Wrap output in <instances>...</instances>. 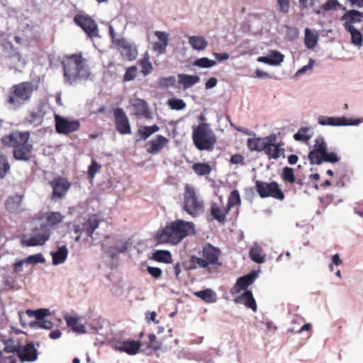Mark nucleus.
Returning a JSON list of instances; mask_svg holds the SVG:
<instances>
[{"instance_id":"1","label":"nucleus","mask_w":363,"mask_h":363,"mask_svg":"<svg viewBox=\"0 0 363 363\" xmlns=\"http://www.w3.org/2000/svg\"><path fill=\"white\" fill-rule=\"evenodd\" d=\"M30 136L28 131H13L3 136L1 142L4 147L13 148V157L16 160L28 162L31 158L33 149L29 141Z\"/></svg>"},{"instance_id":"2","label":"nucleus","mask_w":363,"mask_h":363,"mask_svg":"<svg viewBox=\"0 0 363 363\" xmlns=\"http://www.w3.org/2000/svg\"><path fill=\"white\" fill-rule=\"evenodd\" d=\"M62 65L65 80L69 84L89 77L90 72L86 65V60L83 57L81 52L65 55Z\"/></svg>"},{"instance_id":"3","label":"nucleus","mask_w":363,"mask_h":363,"mask_svg":"<svg viewBox=\"0 0 363 363\" xmlns=\"http://www.w3.org/2000/svg\"><path fill=\"white\" fill-rule=\"evenodd\" d=\"M195 233V225L192 222L177 219L162 230L158 235V240L177 245L184 238Z\"/></svg>"},{"instance_id":"4","label":"nucleus","mask_w":363,"mask_h":363,"mask_svg":"<svg viewBox=\"0 0 363 363\" xmlns=\"http://www.w3.org/2000/svg\"><path fill=\"white\" fill-rule=\"evenodd\" d=\"M192 140L197 150L212 151L217 143V137L209 124L201 123L193 128Z\"/></svg>"},{"instance_id":"5","label":"nucleus","mask_w":363,"mask_h":363,"mask_svg":"<svg viewBox=\"0 0 363 363\" xmlns=\"http://www.w3.org/2000/svg\"><path fill=\"white\" fill-rule=\"evenodd\" d=\"M38 86L31 82H23L13 85L9 90L6 102L14 108H19L29 101Z\"/></svg>"},{"instance_id":"6","label":"nucleus","mask_w":363,"mask_h":363,"mask_svg":"<svg viewBox=\"0 0 363 363\" xmlns=\"http://www.w3.org/2000/svg\"><path fill=\"white\" fill-rule=\"evenodd\" d=\"M183 210L193 218L203 214L205 211L204 201L191 184L184 186Z\"/></svg>"},{"instance_id":"7","label":"nucleus","mask_w":363,"mask_h":363,"mask_svg":"<svg viewBox=\"0 0 363 363\" xmlns=\"http://www.w3.org/2000/svg\"><path fill=\"white\" fill-rule=\"evenodd\" d=\"M220 250L210 243L206 244L202 250V257H198L192 255L190 257L189 269H194L196 268V264L201 268H207L210 265H218L222 264L219 262Z\"/></svg>"},{"instance_id":"8","label":"nucleus","mask_w":363,"mask_h":363,"mask_svg":"<svg viewBox=\"0 0 363 363\" xmlns=\"http://www.w3.org/2000/svg\"><path fill=\"white\" fill-rule=\"evenodd\" d=\"M255 186L261 198L271 197L278 201H284L285 199L284 193L277 182H266L257 180Z\"/></svg>"},{"instance_id":"9","label":"nucleus","mask_w":363,"mask_h":363,"mask_svg":"<svg viewBox=\"0 0 363 363\" xmlns=\"http://www.w3.org/2000/svg\"><path fill=\"white\" fill-rule=\"evenodd\" d=\"M74 23L81 28L89 38L99 37V30L96 21L87 14H77L74 17Z\"/></svg>"},{"instance_id":"10","label":"nucleus","mask_w":363,"mask_h":363,"mask_svg":"<svg viewBox=\"0 0 363 363\" xmlns=\"http://www.w3.org/2000/svg\"><path fill=\"white\" fill-rule=\"evenodd\" d=\"M100 222L101 220L98 218L96 215H91L82 226L75 225L74 227V232L77 234L75 238V241L79 242L82 235H85L86 238H91L94 230L99 227Z\"/></svg>"},{"instance_id":"11","label":"nucleus","mask_w":363,"mask_h":363,"mask_svg":"<svg viewBox=\"0 0 363 363\" xmlns=\"http://www.w3.org/2000/svg\"><path fill=\"white\" fill-rule=\"evenodd\" d=\"M114 46L124 59L128 61H133L136 59L138 52L137 47L133 43L128 41L124 38H121V39L116 40Z\"/></svg>"},{"instance_id":"12","label":"nucleus","mask_w":363,"mask_h":363,"mask_svg":"<svg viewBox=\"0 0 363 363\" xmlns=\"http://www.w3.org/2000/svg\"><path fill=\"white\" fill-rule=\"evenodd\" d=\"M115 126L121 135H130L132 133L129 119L121 108H116L113 111Z\"/></svg>"},{"instance_id":"13","label":"nucleus","mask_w":363,"mask_h":363,"mask_svg":"<svg viewBox=\"0 0 363 363\" xmlns=\"http://www.w3.org/2000/svg\"><path fill=\"white\" fill-rule=\"evenodd\" d=\"M55 130L60 134L67 135L78 130L80 128L79 121H69L59 115L55 116Z\"/></svg>"},{"instance_id":"14","label":"nucleus","mask_w":363,"mask_h":363,"mask_svg":"<svg viewBox=\"0 0 363 363\" xmlns=\"http://www.w3.org/2000/svg\"><path fill=\"white\" fill-rule=\"evenodd\" d=\"M230 210L226 205H224L222 197H220L218 202H212L210 207V216L211 220H216L219 223L224 224L227 220V215Z\"/></svg>"},{"instance_id":"15","label":"nucleus","mask_w":363,"mask_h":363,"mask_svg":"<svg viewBox=\"0 0 363 363\" xmlns=\"http://www.w3.org/2000/svg\"><path fill=\"white\" fill-rule=\"evenodd\" d=\"M111 344L113 348L116 350L125 352L130 355L136 354L141 347V342L139 340H128L121 341L115 340L112 341Z\"/></svg>"},{"instance_id":"16","label":"nucleus","mask_w":363,"mask_h":363,"mask_svg":"<svg viewBox=\"0 0 363 363\" xmlns=\"http://www.w3.org/2000/svg\"><path fill=\"white\" fill-rule=\"evenodd\" d=\"M52 188V199L63 198L71 186V183L65 178L58 176L50 182Z\"/></svg>"},{"instance_id":"17","label":"nucleus","mask_w":363,"mask_h":363,"mask_svg":"<svg viewBox=\"0 0 363 363\" xmlns=\"http://www.w3.org/2000/svg\"><path fill=\"white\" fill-rule=\"evenodd\" d=\"M345 30L355 28L354 24L363 22V12L352 9L347 11L340 18Z\"/></svg>"},{"instance_id":"18","label":"nucleus","mask_w":363,"mask_h":363,"mask_svg":"<svg viewBox=\"0 0 363 363\" xmlns=\"http://www.w3.org/2000/svg\"><path fill=\"white\" fill-rule=\"evenodd\" d=\"M50 237V229L45 225H40V232L35 233L33 236H31L28 239L24 240L23 242L25 245L28 247L43 245Z\"/></svg>"},{"instance_id":"19","label":"nucleus","mask_w":363,"mask_h":363,"mask_svg":"<svg viewBox=\"0 0 363 363\" xmlns=\"http://www.w3.org/2000/svg\"><path fill=\"white\" fill-rule=\"evenodd\" d=\"M327 150V145L323 138L315 140L314 149L308 154V160L311 164H320V157Z\"/></svg>"},{"instance_id":"20","label":"nucleus","mask_w":363,"mask_h":363,"mask_svg":"<svg viewBox=\"0 0 363 363\" xmlns=\"http://www.w3.org/2000/svg\"><path fill=\"white\" fill-rule=\"evenodd\" d=\"M359 123V121H353L347 119L345 117H329V116H320L318 118V123L322 125H332V126H341V125H357Z\"/></svg>"},{"instance_id":"21","label":"nucleus","mask_w":363,"mask_h":363,"mask_svg":"<svg viewBox=\"0 0 363 363\" xmlns=\"http://www.w3.org/2000/svg\"><path fill=\"white\" fill-rule=\"evenodd\" d=\"M131 106L133 108L134 115L137 118H145L146 119H151L152 118L148 108V104L145 100L134 99L131 102Z\"/></svg>"},{"instance_id":"22","label":"nucleus","mask_w":363,"mask_h":363,"mask_svg":"<svg viewBox=\"0 0 363 363\" xmlns=\"http://www.w3.org/2000/svg\"><path fill=\"white\" fill-rule=\"evenodd\" d=\"M257 277V272L253 270L247 275L238 278L233 288L232 293L238 294L241 291L246 289L255 281Z\"/></svg>"},{"instance_id":"23","label":"nucleus","mask_w":363,"mask_h":363,"mask_svg":"<svg viewBox=\"0 0 363 363\" xmlns=\"http://www.w3.org/2000/svg\"><path fill=\"white\" fill-rule=\"evenodd\" d=\"M169 143V140L161 135L152 140H150L147 144V152L152 155H155L160 152L165 146Z\"/></svg>"},{"instance_id":"24","label":"nucleus","mask_w":363,"mask_h":363,"mask_svg":"<svg viewBox=\"0 0 363 363\" xmlns=\"http://www.w3.org/2000/svg\"><path fill=\"white\" fill-rule=\"evenodd\" d=\"M18 357L21 362H33L37 359L38 352L33 344H27L21 346L18 351Z\"/></svg>"},{"instance_id":"25","label":"nucleus","mask_w":363,"mask_h":363,"mask_svg":"<svg viewBox=\"0 0 363 363\" xmlns=\"http://www.w3.org/2000/svg\"><path fill=\"white\" fill-rule=\"evenodd\" d=\"M235 302H242L247 308H251L254 312L257 311V303L251 291H245L242 294L236 298Z\"/></svg>"},{"instance_id":"26","label":"nucleus","mask_w":363,"mask_h":363,"mask_svg":"<svg viewBox=\"0 0 363 363\" xmlns=\"http://www.w3.org/2000/svg\"><path fill=\"white\" fill-rule=\"evenodd\" d=\"M23 196L15 195L7 199L6 203V209L12 213H18L22 211Z\"/></svg>"},{"instance_id":"27","label":"nucleus","mask_w":363,"mask_h":363,"mask_svg":"<svg viewBox=\"0 0 363 363\" xmlns=\"http://www.w3.org/2000/svg\"><path fill=\"white\" fill-rule=\"evenodd\" d=\"M281 146V144L267 143L266 146L264 147H265L264 152L269 159L277 160L284 152V149Z\"/></svg>"},{"instance_id":"28","label":"nucleus","mask_w":363,"mask_h":363,"mask_svg":"<svg viewBox=\"0 0 363 363\" xmlns=\"http://www.w3.org/2000/svg\"><path fill=\"white\" fill-rule=\"evenodd\" d=\"M65 320H66L67 326L74 332L79 334L86 333L85 326L79 322V318L66 315L65 316Z\"/></svg>"},{"instance_id":"29","label":"nucleus","mask_w":363,"mask_h":363,"mask_svg":"<svg viewBox=\"0 0 363 363\" xmlns=\"http://www.w3.org/2000/svg\"><path fill=\"white\" fill-rule=\"evenodd\" d=\"M200 77L197 75H189L186 74H180L178 75V82L184 89L191 87L195 84L199 82Z\"/></svg>"},{"instance_id":"30","label":"nucleus","mask_w":363,"mask_h":363,"mask_svg":"<svg viewBox=\"0 0 363 363\" xmlns=\"http://www.w3.org/2000/svg\"><path fill=\"white\" fill-rule=\"evenodd\" d=\"M189 43L196 50H203L208 46V41L201 35H191L189 37Z\"/></svg>"},{"instance_id":"31","label":"nucleus","mask_w":363,"mask_h":363,"mask_svg":"<svg viewBox=\"0 0 363 363\" xmlns=\"http://www.w3.org/2000/svg\"><path fill=\"white\" fill-rule=\"evenodd\" d=\"M160 130V127L155 124L150 126H140L137 131V135L140 136V140H145L151 135Z\"/></svg>"},{"instance_id":"32","label":"nucleus","mask_w":363,"mask_h":363,"mask_svg":"<svg viewBox=\"0 0 363 363\" xmlns=\"http://www.w3.org/2000/svg\"><path fill=\"white\" fill-rule=\"evenodd\" d=\"M152 259L158 262L170 264L172 262V254L168 250H157L152 254Z\"/></svg>"},{"instance_id":"33","label":"nucleus","mask_w":363,"mask_h":363,"mask_svg":"<svg viewBox=\"0 0 363 363\" xmlns=\"http://www.w3.org/2000/svg\"><path fill=\"white\" fill-rule=\"evenodd\" d=\"M265 140L259 138H249L247 141V147L251 151L261 152L264 151L266 146Z\"/></svg>"},{"instance_id":"34","label":"nucleus","mask_w":363,"mask_h":363,"mask_svg":"<svg viewBox=\"0 0 363 363\" xmlns=\"http://www.w3.org/2000/svg\"><path fill=\"white\" fill-rule=\"evenodd\" d=\"M191 168L198 176H208L212 171L211 166L207 162L194 163Z\"/></svg>"},{"instance_id":"35","label":"nucleus","mask_w":363,"mask_h":363,"mask_svg":"<svg viewBox=\"0 0 363 363\" xmlns=\"http://www.w3.org/2000/svg\"><path fill=\"white\" fill-rule=\"evenodd\" d=\"M68 255V250L66 246L58 247L57 252L52 254V262L54 264H60L66 260Z\"/></svg>"},{"instance_id":"36","label":"nucleus","mask_w":363,"mask_h":363,"mask_svg":"<svg viewBox=\"0 0 363 363\" xmlns=\"http://www.w3.org/2000/svg\"><path fill=\"white\" fill-rule=\"evenodd\" d=\"M45 220L47 221V225L45 226H55L60 223L64 216L60 212H48L45 216Z\"/></svg>"},{"instance_id":"37","label":"nucleus","mask_w":363,"mask_h":363,"mask_svg":"<svg viewBox=\"0 0 363 363\" xmlns=\"http://www.w3.org/2000/svg\"><path fill=\"white\" fill-rule=\"evenodd\" d=\"M318 37L309 28L305 29L304 43L308 49H313L318 43Z\"/></svg>"},{"instance_id":"38","label":"nucleus","mask_w":363,"mask_h":363,"mask_svg":"<svg viewBox=\"0 0 363 363\" xmlns=\"http://www.w3.org/2000/svg\"><path fill=\"white\" fill-rule=\"evenodd\" d=\"M351 36V43L354 45L360 48L363 45V35L362 32L355 28H352L351 30H347Z\"/></svg>"},{"instance_id":"39","label":"nucleus","mask_w":363,"mask_h":363,"mask_svg":"<svg viewBox=\"0 0 363 363\" xmlns=\"http://www.w3.org/2000/svg\"><path fill=\"white\" fill-rule=\"evenodd\" d=\"M10 164L7 156L0 150V179L4 178L10 171Z\"/></svg>"},{"instance_id":"40","label":"nucleus","mask_w":363,"mask_h":363,"mask_svg":"<svg viewBox=\"0 0 363 363\" xmlns=\"http://www.w3.org/2000/svg\"><path fill=\"white\" fill-rule=\"evenodd\" d=\"M241 205V198L238 190L232 191L228 198L226 206L230 211L231 208L235 206H240Z\"/></svg>"},{"instance_id":"41","label":"nucleus","mask_w":363,"mask_h":363,"mask_svg":"<svg viewBox=\"0 0 363 363\" xmlns=\"http://www.w3.org/2000/svg\"><path fill=\"white\" fill-rule=\"evenodd\" d=\"M250 259L256 263H262L265 260V256L262 254V250L259 247H253L250 251Z\"/></svg>"},{"instance_id":"42","label":"nucleus","mask_w":363,"mask_h":363,"mask_svg":"<svg viewBox=\"0 0 363 363\" xmlns=\"http://www.w3.org/2000/svg\"><path fill=\"white\" fill-rule=\"evenodd\" d=\"M194 295L207 303L214 302L213 292L211 289H206L194 292Z\"/></svg>"},{"instance_id":"43","label":"nucleus","mask_w":363,"mask_h":363,"mask_svg":"<svg viewBox=\"0 0 363 363\" xmlns=\"http://www.w3.org/2000/svg\"><path fill=\"white\" fill-rule=\"evenodd\" d=\"M21 345L19 342H16L11 339H9L5 341V347L4 352L9 353H15L18 354V351L20 350Z\"/></svg>"},{"instance_id":"44","label":"nucleus","mask_w":363,"mask_h":363,"mask_svg":"<svg viewBox=\"0 0 363 363\" xmlns=\"http://www.w3.org/2000/svg\"><path fill=\"white\" fill-rule=\"evenodd\" d=\"M281 177L284 182L290 184H293L296 182L294 171L292 168L289 167H285L283 169Z\"/></svg>"},{"instance_id":"45","label":"nucleus","mask_w":363,"mask_h":363,"mask_svg":"<svg viewBox=\"0 0 363 363\" xmlns=\"http://www.w3.org/2000/svg\"><path fill=\"white\" fill-rule=\"evenodd\" d=\"M216 64V61L210 60L207 57H201L196 60L193 65L201 67V68H209L214 66Z\"/></svg>"},{"instance_id":"46","label":"nucleus","mask_w":363,"mask_h":363,"mask_svg":"<svg viewBox=\"0 0 363 363\" xmlns=\"http://www.w3.org/2000/svg\"><path fill=\"white\" fill-rule=\"evenodd\" d=\"M269 58L272 62L271 65L276 66L280 65L284 61V56L277 50H272L269 55Z\"/></svg>"},{"instance_id":"47","label":"nucleus","mask_w":363,"mask_h":363,"mask_svg":"<svg viewBox=\"0 0 363 363\" xmlns=\"http://www.w3.org/2000/svg\"><path fill=\"white\" fill-rule=\"evenodd\" d=\"M139 65L141 67L142 73L146 76L152 70V65L148 58H143L138 61Z\"/></svg>"},{"instance_id":"48","label":"nucleus","mask_w":363,"mask_h":363,"mask_svg":"<svg viewBox=\"0 0 363 363\" xmlns=\"http://www.w3.org/2000/svg\"><path fill=\"white\" fill-rule=\"evenodd\" d=\"M339 157L337 156V155L333 152H328L327 150L321 155L320 157V164L322 162H331L335 163L339 161Z\"/></svg>"},{"instance_id":"49","label":"nucleus","mask_w":363,"mask_h":363,"mask_svg":"<svg viewBox=\"0 0 363 363\" xmlns=\"http://www.w3.org/2000/svg\"><path fill=\"white\" fill-rule=\"evenodd\" d=\"M169 106L173 110L180 111L186 107V104L182 99H172L168 101Z\"/></svg>"},{"instance_id":"50","label":"nucleus","mask_w":363,"mask_h":363,"mask_svg":"<svg viewBox=\"0 0 363 363\" xmlns=\"http://www.w3.org/2000/svg\"><path fill=\"white\" fill-rule=\"evenodd\" d=\"M28 313H33L35 315V317L37 320V322H40L45 319V317L48 315H50V311L48 309L45 308H41L38 309L37 311H33L28 310L27 311Z\"/></svg>"},{"instance_id":"51","label":"nucleus","mask_w":363,"mask_h":363,"mask_svg":"<svg viewBox=\"0 0 363 363\" xmlns=\"http://www.w3.org/2000/svg\"><path fill=\"white\" fill-rule=\"evenodd\" d=\"M307 128H301L294 135V139L296 141H308L310 140L311 136L306 135L308 131Z\"/></svg>"},{"instance_id":"52","label":"nucleus","mask_w":363,"mask_h":363,"mask_svg":"<svg viewBox=\"0 0 363 363\" xmlns=\"http://www.w3.org/2000/svg\"><path fill=\"white\" fill-rule=\"evenodd\" d=\"M137 73H138V69H137L136 66H131V67H128L126 69L125 73L123 76V81L129 82V81L133 80L136 77Z\"/></svg>"},{"instance_id":"53","label":"nucleus","mask_w":363,"mask_h":363,"mask_svg":"<svg viewBox=\"0 0 363 363\" xmlns=\"http://www.w3.org/2000/svg\"><path fill=\"white\" fill-rule=\"evenodd\" d=\"M101 167V164H98L96 160H92L88 169V178L90 179H94L96 174L100 170Z\"/></svg>"},{"instance_id":"54","label":"nucleus","mask_w":363,"mask_h":363,"mask_svg":"<svg viewBox=\"0 0 363 363\" xmlns=\"http://www.w3.org/2000/svg\"><path fill=\"white\" fill-rule=\"evenodd\" d=\"M26 264H36L38 263H43L45 258L41 253L30 255L25 259Z\"/></svg>"},{"instance_id":"55","label":"nucleus","mask_w":363,"mask_h":363,"mask_svg":"<svg viewBox=\"0 0 363 363\" xmlns=\"http://www.w3.org/2000/svg\"><path fill=\"white\" fill-rule=\"evenodd\" d=\"M339 5L337 0H328L321 6V9L325 11H329L333 9Z\"/></svg>"},{"instance_id":"56","label":"nucleus","mask_w":363,"mask_h":363,"mask_svg":"<svg viewBox=\"0 0 363 363\" xmlns=\"http://www.w3.org/2000/svg\"><path fill=\"white\" fill-rule=\"evenodd\" d=\"M155 35L158 38L159 42L167 46L169 42V34L164 31H155Z\"/></svg>"},{"instance_id":"57","label":"nucleus","mask_w":363,"mask_h":363,"mask_svg":"<svg viewBox=\"0 0 363 363\" xmlns=\"http://www.w3.org/2000/svg\"><path fill=\"white\" fill-rule=\"evenodd\" d=\"M147 272L155 279H159L162 274V270L159 267L148 266Z\"/></svg>"},{"instance_id":"58","label":"nucleus","mask_w":363,"mask_h":363,"mask_svg":"<svg viewBox=\"0 0 363 363\" xmlns=\"http://www.w3.org/2000/svg\"><path fill=\"white\" fill-rule=\"evenodd\" d=\"M150 345L149 347L153 350L157 351L161 349V343L156 341V336L152 333L149 335Z\"/></svg>"},{"instance_id":"59","label":"nucleus","mask_w":363,"mask_h":363,"mask_svg":"<svg viewBox=\"0 0 363 363\" xmlns=\"http://www.w3.org/2000/svg\"><path fill=\"white\" fill-rule=\"evenodd\" d=\"M280 11L286 13L289 10V0H277Z\"/></svg>"},{"instance_id":"60","label":"nucleus","mask_w":363,"mask_h":363,"mask_svg":"<svg viewBox=\"0 0 363 363\" xmlns=\"http://www.w3.org/2000/svg\"><path fill=\"white\" fill-rule=\"evenodd\" d=\"M26 262L24 259H21L17 261L13 264V273H18L23 271V266L26 264Z\"/></svg>"},{"instance_id":"61","label":"nucleus","mask_w":363,"mask_h":363,"mask_svg":"<svg viewBox=\"0 0 363 363\" xmlns=\"http://www.w3.org/2000/svg\"><path fill=\"white\" fill-rule=\"evenodd\" d=\"M167 45H163L160 42H155L153 43V49L155 51L157 52L159 54L164 53L166 51Z\"/></svg>"},{"instance_id":"62","label":"nucleus","mask_w":363,"mask_h":363,"mask_svg":"<svg viewBox=\"0 0 363 363\" xmlns=\"http://www.w3.org/2000/svg\"><path fill=\"white\" fill-rule=\"evenodd\" d=\"M244 157L240 154L233 155L230 157V162L234 164L243 163Z\"/></svg>"},{"instance_id":"63","label":"nucleus","mask_w":363,"mask_h":363,"mask_svg":"<svg viewBox=\"0 0 363 363\" xmlns=\"http://www.w3.org/2000/svg\"><path fill=\"white\" fill-rule=\"evenodd\" d=\"M37 324L38 325L39 328L47 330L51 329L53 327V323L50 320L45 319L40 322H37Z\"/></svg>"},{"instance_id":"64","label":"nucleus","mask_w":363,"mask_h":363,"mask_svg":"<svg viewBox=\"0 0 363 363\" xmlns=\"http://www.w3.org/2000/svg\"><path fill=\"white\" fill-rule=\"evenodd\" d=\"M341 264H342V260L340 259L339 255L335 254V255L333 256L332 262L329 266L330 270L331 272L333 271V264H335L336 266H339Z\"/></svg>"}]
</instances>
